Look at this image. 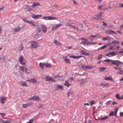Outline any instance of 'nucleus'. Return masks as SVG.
Wrapping results in <instances>:
<instances>
[{
    "label": "nucleus",
    "mask_w": 123,
    "mask_h": 123,
    "mask_svg": "<svg viewBox=\"0 0 123 123\" xmlns=\"http://www.w3.org/2000/svg\"><path fill=\"white\" fill-rule=\"evenodd\" d=\"M54 43L57 45H60L62 44L60 42H58L57 40H55L54 41Z\"/></svg>",
    "instance_id": "nucleus-20"
},
{
    "label": "nucleus",
    "mask_w": 123,
    "mask_h": 123,
    "mask_svg": "<svg viewBox=\"0 0 123 123\" xmlns=\"http://www.w3.org/2000/svg\"><path fill=\"white\" fill-rule=\"evenodd\" d=\"M13 74H14L15 75H16V76H18V74L16 72H14Z\"/></svg>",
    "instance_id": "nucleus-63"
},
{
    "label": "nucleus",
    "mask_w": 123,
    "mask_h": 123,
    "mask_svg": "<svg viewBox=\"0 0 123 123\" xmlns=\"http://www.w3.org/2000/svg\"><path fill=\"white\" fill-rule=\"evenodd\" d=\"M116 97L119 100H120V97L118 95L116 94Z\"/></svg>",
    "instance_id": "nucleus-50"
},
{
    "label": "nucleus",
    "mask_w": 123,
    "mask_h": 123,
    "mask_svg": "<svg viewBox=\"0 0 123 123\" xmlns=\"http://www.w3.org/2000/svg\"><path fill=\"white\" fill-rule=\"evenodd\" d=\"M111 43L118 44L119 43V42L117 41H113Z\"/></svg>",
    "instance_id": "nucleus-32"
},
{
    "label": "nucleus",
    "mask_w": 123,
    "mask_h": 123,
    "mask_svg": "<svg viewBox=\"0 0 123 123\" xmlns=\"http://www.w3.org/2000/svg\"><path fill=\"white\" fill-rule=\"evenodd\" d=\"M117 104V103L115 102V101H114L111 104V105H115L116 104Z\"/></svg>",
    "instance_id": "nucleus-59"
},
{
    "label": "nucleus",
    "mask_w": 123,
    "mask_h": 123,
    "mask_svg": "<svg viewBox=\"0 0 123 123\" xmlns=\"http://www.w3.org/2000/svg\"><path fill=\"white\" fill-rule=\"evenodd\" d=\"M112 25L110 24L109 25H108L107 26V27L108 28H110L112 27Z\"/></svg>",
    "instance_id": "nucleus-58"
},
{
    "label": "nucleus",
    "mask_w": 123,
    "mask_h": 123,
    "mask_svg": "<svg viewBox=\"0 0 123 123\" xmlns=\"http://www.w3.org/2000/svg\"><path fill=\"white\" fill-rule=\"evenodd\" d=\"M103 23H104L103 25L104 26H106L107 25V24L105 23L104 22H103Z\"/></svg>",
    "instance_id": "nucleus-57"
},
{
    "label": "nucleus",
    "mask_w": 123,
    "mask_h": 123,
    "mask_svg": "<svg viewBox=\"0 0 123 123\" xmlns=\"http://www.w3.org/2000/svg\"><path fill=\"white\" fill-rule=\"evenodd\" d=\"M105 79L106 80H112V79L111 76H109L105 78Z\"/></svg>",
    "instance_id": "nucleus-24"
},
{
    "label": "nucleus",
    "mask_w": 123,
    "mask_h": 123,
    "mask_svg": "<svg viewBox=\"0 0 123 123\" xmlns=\"http://www.w3.org/2000/svg\"><path fill=\"white\" fill-rule=\"evenodd\" d=\"M64 60L67 63H70V60L68 59V58H65L64 59Z\"/></svg>",
    "instance_id": "nucleus-38"
},
{
    "label": "nucleus",
    "mask_w": 123,
    "mask_h": 123,
    "mask_svg": "<svg viewBox=\"0 0 123 123\" xmlns=\"http://www.w3.org/2000/svg\"><path fill=\"white\" fill-rule=\"evenodd\" d=\"M81 40H85L86 41H88L87 40V39H85V38H83V37H82L81 38Z\"/></svg>",
    "instance_id": "nucleus-61"
},
{
    "label": "nucleus",
    "mask_w": 123,
    "mask_h": 123,
    "mask_svg": "<svg viewBox=\"0 0 123 123\" xmlns=\"http://www.w3.org/2000/svg\"><path fill=\"white\" fill-rule=\"evenodd\" d=\"M43 31L44 32L46 33L47 31V28L46 27L42 28Z\"/></svg>",
    "instance_id": "nucleus-34"
},
{
    "label": "nucleus",
    "mask_w": 123,
    "mask_h": 123,
    "mask_svg": "<svg viewBox=\"0 0 123 123\" xmlns=\"http://www.w3.org/2000/svg\"><path fill=\"white\" fill-rule=\"evenodd\" d=\"M116 55L115 52V51L110 52L105 55V56L108 57H110L114 56Z\"/></svg>",
    "instance_id": "nucleus-4"
},
{
    "label": "nucleus",
    "mask_w": 123,
    "mask_h": 123,
    "mask_svg": "<svg viewBox=\"0 0 123 123\" xmlns=\"http://www.w3.org/2000/svg\"><path fill=\"white\" fill-rule=\"evenodd\" d=\"M2 123H9L10 122V121L8 120H2Z\"/></svg>",
    "instance_id": "nucleus-41"
},
{
    "label": "nucleus",
    "mask_w": 123,
    "mask_h": 123,
    "mask_svg": "<svg viewBox=\"0 0 123 123\" xmlns=\"http://www.w3.org/2000/svg\"><path fill=\"white\" fill-rule=\"evenodd\" d=\"M107 45H104L103 46H102L101 47L99 48L98 49V50H103V49H104L105 48H106L107 47Z\"/></svg>",
    "instance_id": "nucleus-26"
},
{
    "label": "nucleus",
    "mask_w": 123,
    "mask_h": 123,
    "mask_svg": "<svg viewBox=\"0 0 123 123\" xmlns=\"http://www.w3.org/2000/svg\"><path fill=\"white\" fill-rule=\"evenodd\" d=\"M37 80L34 79H31V82L33 83H37Z\"/></svg>",
    "instance_id": "nucleus-33"
},
{
    "label": "nucleus",
    "mask_w": 123,
    "mask_h": 123,
    "mask_svg": "<svg viewBox=\"0 0 123 123\" xmlns=\"http://www.w3.org/2000/svg\"><path fill=\"white\" fill-rule=\"evenodd\" d=\"M33 121V119H31L29 120V121L27 122L26 123H32Z\"/></svg>",
    "instance_id": "nucleus-45"
},
{
    "label": "nucleus",
    "mask_w": 123,
    "mask_h": 123,
    "mask_svg": "<svg viewBox=\"0 0 123 123\" xmlns=\"http://www.w3.org/2000/svg\"><path fill=\"white\" fill-rule=\"evenodd\" d=\"M98 34H96L94 35H91L89 37V39L93 41L94 40L95 38L97 36H98Z\"/></svg>",
    "instance_id": "nucleus-10"
},
{
    "label": "nucleus",
    "mask_w": 123,
    "mask_h": 123,
    "mask_svg": "<svg viewBox=\"0 0 123 123\" xmlns=\"http://www.w3.org/2000/svg\"><path fill=\"white\" fill-rule=\"evenodd\" d=\"M40 4L37 2L34 3H33V4L31 6H36L38 5H39Z\"/></svg>",
    "instance_id": "nucleus-29"
},
{
    "label": "nucleus",
    "mask_w": 123,
    "mask_h": 123,
    "mask_svg": "<svg viewBox=\"0 0 123 123\" xmlns=\"http://www.w3.org/2000/svg\"><path fill=\"white\" fill-rule=\"evenodd\" d=\"M113 60L110 59L109 62V64L110 65H112V63L113 62Z\"/></svg>",
    "instance_id": "nucleus-39"
},
{
    "label": "nucleus",
    "mask_w": 123,
    "mask_h": 123,
    "mask_svg": "<svg viewBox=\"0 0 123 123\" xmlns=\"http://www.w3.org/2000/svg\"><path fill=\"white\" fill-rule=\"evenodd\" d=\"M90 103L91 105H92L94 104V101L93 100H91L90 101Z\"/></svg>",
    "instance_id": "nucleus-49"
},
{
    "label": "nucleus",
    "mask_w": 123,
    "mask_h": 123,
    "mask_svg": "<svg viewBox=\"0 0 123 123\" xmlns=\"http://www.w3.org/2000/svg\"><path fill=\"white\" fill-rule=\"evenodd\" d=\"M105 68H101L100 69V71H103L105 69Z\"/></svg>",
    "instance_id": "nucleus-47"
},
{
    "label": "nucleus",
    "mask_w": 123,
    "mask_h": 123,
    "mask_svg": "<svg viewBox=\"0 0 123 123\" xmlns=\"http://www.w3.org/2000/svg\"><path fill=\"white\" fill-rule=\"evenodd\" d=\"M64 85L68 87H69L71 86L70 84L69 83L68 81H65V82L64 84Z\"/></svg>",
    "instance_id": "nucleus-17"
},
{
    "label": "nucleus",
    "mask_w": 123,
    "mask_h": 123,
    "mask_svg": "<svg viewBox=\"0 0 123 123\" xmlns=\"http://www.w3.org/2000/svg\"><path fill=\"white\" fill-rule=\"evenodd\" d=\"M110 38V37L108 36H107L106 37L103 38L102 39V40L104 41H105L109 39Z\"/></svg>",
    "instance_id": "nucleus-23"
},
{
    "label": "nucleus",
    "mask_w": 123,
    "mask_h": 123,
    "mask_svg": "<svg viewBox=\"0 0 123 123\" xmlns=\"http://www.w3.org/2000/svg\"><path fill=\"white\" fill-rule=\"evenodd\" d=\"M69 57L71 58H72L74 59H79L80 58L82 57V56H69Z\"/></svg>",
    "instance_id": "nucleus-15"
},
{
    "label": "nucleus",
    "mask_w": 123,
    "mask_h": 123,
    "mask_svg": "<svg viewBox=\"0 0 123 123\" xmlns=\"http://www.w3.org/2000/svg\"><path fill=\"white\" fill-rule=\"evenodd\" d=\"M43 19L45 20H52L56 19V18L55 17H52L49 16H44L43 17Z\"/></svg>",
    "instance_id": "nucleus-7"
},
{
    "label": "nucleus",
    "mask_w": 123,
    "mask_h": 123,
    "mask_svg": "<svg viewBox=\"0 0 123 123\" xmlns=\"http://www.w3.org/2000/svg\"><path fill=\"white\" fill-rule=\"evenodd\" d=\"M88 42H86L85 41H81L80 43V44H82L84 46H88V44H87V43Z\"/></svg>",
    "instance_id": "nucleus-18"
},
{
    "label": "nucleus",
    "mask_w": 123,
    "mask_h": 123,
    "mask_svg": "<svg viewBox=\"0 0 123 123\" xmlns=\"http://www.w3.org/2000/svg\"><path fill=\"white\" fill-rule=\"evenodd\" d=\"M34 100L37 101H38L40 99V98L39 97L35 96H34Z\"/></svg>",
    "instance_id": "nucleus-16"
},
{
    "label": "nucleus",
    "mask_w": 123,
    "mask_h": 123,
    "mask_svg": "<svg viewBox=\"0 0 123 123\" xmlns=\"http://www.w3.org/2000/svg\"><path fill=\"white\" fill-rule=\"evenodd\" d=\"M28 23L31 24L34 27H35L36 26V25H35L34 22L32 21H29Z\"/></svg>",
    "instance_id": "nucleus-31"
},
{
    "label": "nucleus",
    "mask_w": 123,
    "mask_h": 123,
    "mask_svg": "<svg viewBox=\"0 0 123 123\" xmlns=\"http://www.w3.org/2000/svg\"><path fill=\"white\" fill-rule=\"evenodd\" d=\"M23 107L24 108H26L27 107L26 104H23Z\"/></svg>",
    "instance_id": "nucleus-56"
},
{
    "label": "nucleus",
    "mask_w": 123,
    "mask_h": 123,
    "mask_svg": "<svg viewBox=\"0 0 123 123\" xmlns=\"http://www.w3.org/2000/svg\"><path fill=\"white\" fill-rule=\"evenodd\" d=\"M45 67L47 68H50L51 67V64L48 63H46L45 64Z\"/></svg>",
    "instance_id": "nucleus-22"
},
{
    "label": "nucleus",
    "mask_w": 123,
    "mask_h": 123,
    "mask_svg": "<svg viewBox=\"0 0 123 123\" xmlns=\"http://www.w3.org/2000/svg\"><path fill=\"white\" fill-rule=\"evenodd\" d=\"M81 53L83 55H88L89 54L88 53H86L85 51L82 50L81 51Z\"/></svg>",
    "instance_id": "nucleus-27"
},
{
    "label": "nucleus",
    "mask_w": 123,
    "mask_h": 123,
    "mask_svg": "<svg viewBox=\"0 0 123 123\" xmlns=\"http://www.w3.org/2000/svg\"><path fill=\"white\" fill-rule=\"evenodd\" d=\"M102 57V55L101 54H99L98 55V60H100L101 59Z\"/></svg>",
    "instance_id": "nucleus-40"
},
{
    "label": "nucleus",
    "mask_w": 123,
    "mask_h": 123,
    "mask_svg": "<svg viewBox=\"0 0 123 123\" xmlns=\"http://www.w3.org/2000/svg\"><path fill=\"white\" fill-rule=\"evenodd\" d=\"M97 43L96 42H88L87 44H88V46L89 45H94L97 44Z\"/></svg>",
    "instance_id": "nucleus-21"
},
{
    "label": "nucleus",
    "mask_w": 123,
    "mask_h": 123,
    "mask_svg": "<svg viewBox=\"0 0 123 123\" xmlns=\"http://www.w3.org/2000/svg\"><path fill=\"white\" fill-rule=\"evenodd\" d=\"M41 26L42 28L43 27L45 26L44 25L42 24H41Z\"/></svg>",
    "instance_id": "nucleus-64"
},
{
    "label": "nucleus",
    "mask_w": 123,
    "mask_h": 123,
    "mask_svg": "<svg viewBox=\"0 0 123 123\" xmlns=\"http://www.w3.org/2000/svg\"><path fill=\"white\" fill-rule=\"evenodd\" d=\"M107 32L108 34H117V33L116 32L114 31L111 30H108Z\"/></svg>",
    "instance_id": "nucleus-12"
},
{
    "label": "nucleus",
    "mask_w": 123,
    "mask_h": 123,
    "mask_svg": "<svg viewBox=\"0 0 123 123\" xmlns=\"http://www.w3.org/2000/svg\"><path fill=\"white\" fill-rule=\"evenodd\" d=\"M66 47L68 49H72V48L70 46H67Z\"/></svg>",
    "instance_id": "nucleus-62"
},
{
    "label": "nucleus",
    "mask_w": 123,
    "mask_h": 123,
    "mask_svg": "<svg viewBox=\"0 0 123 123\" xmlns=\"http://www.w3.org/2000/svg\"><path fill=\"white\" fill-rule=\"evenodd\" d=\"M29 43L31 45L32 47L33 48H37L39 46V44L36 41L31 42Z\"/></svg>",
    "instance_id": "nucleus-2"
},
{
    "label": "nucleus",
    "mask_w": 123,
    "mask_h": 123,
    "mask_svg": "<svg viewBox=\"0 0 123 123\" xmlns=\"http://www.w3.org/2000/svg\"><path fill=\"white\" fill-rule=\"evenodd\" d=\"M108 117L107 116H106L105 117H103L101 118V120H106L107 119H108Z\"/></svg>",
    "instance_id": "nucleus-43"
},
{
    "label": "nucleus",
    "mask_w": 123,
    "mask_h": 123,
    "mask_svg": "<svg viewBox=\"0 0 123 123\" xmlns=\"http://www.w3.org/2000/svg\"><path fill=\"white\" fill-rule=\"evenodd\" d=\"M119 50H120V51L119 52V53L122 54L123 53V49H120Z\"/></svg>",
    "instance_id": "nucleus-53"
},
{
    "label": "nucleus",
    "mask_w": 123,
    "mask_h": 123,
    "mask_svg": "<svg viewBox=\"0 0 123 123\" xmlns=\"http://www.w3.org/2000/svg\"><path fill=\"white\" fill-rule=\"evenodd\" d=\"M117 74H120V75H122L123 74V70H120L118 71L117 72Z\"/></svg>",
    "instance_id": "nucleus-30"
},
{
    "label": "nucleus",
    "mask_w": 123,
    "mask_h": 123,
    "mask_svg": "<svg viewBox=\"0 0 123 123\" xmlns=\"http://www.w3.org/2000/svg\"><path fill=\"white\" fill-rule=\"evenodd\" d=\"M20 69L23 72H24L25 68L24 66H20Z\"/></svg>",
    "instance_id": "nucleus-37"
},
{
    "label": "nucleus",
    "mask_w": 123,
    "mask_h": 123,
    "mask_svg": "<svg viewBox=\"0 0 123 123\" xmlns=\"http://www.w3.org/2000/svg\"><path fill=\"white\" fill-rule=\"evenodd\" d=\"M27 107L30 106L31 105V103H29L26 104Z\"/></svg>",
    "instance_id": "nucleus-54"
},
{
    "label": "nucleus",
    "mask_w": 123,
    "mask_h": 123,
    "mask_svg": "<svg viewBox=\"0 0 123 123\" xmlns=\"http://www.w3.org/2000/svg\"><path fill=\"white\" fill-rule=\"evenodd\" d=\"M22 19L26 23H28L29 21L27 20V19L25 18H23Z\"/></svg>",
    "instance_id": "nucleus-51"
},
{
    "label": "nucleus",
    "mask_w": 123,
    "mask_h": 123,
    "mask_svg": "<svg viewBox=\"0 0 123 123\" xmlns=\"http://www.w3.org/2000/svg\"><path fill=\"white\" fill-rule=\"evenodd\" d=\"M19 48V49H18V50L20 51H21L23 49H24V47L22 44L20 46Z\"/></svg>",
    "instance_id": "nucleus-28"
},
{
    "label": "nucleus",
    "mask_w": 123,
    "mask_h": 123,
    "mask_svg": "<svg viewBox=\"0 0 123 123\" xmlns=\"http://www.w3.org/2000/svg\"><path fill=\"white\" fill-rule=\"evenodd\" d=\"M5 60V57L3 56H1V60L4 61Z\"/></svg>",
    "instance_id": "nucleus-48"
},
{
    "label": "nucleus",
    "mask_w": 123,
    "mask_h": 123,
    "mask_svg": "<svg viewBox=\"0 0 123 123\" xmlns=\"http://www.w3.org/2000/svg\"><path fill=\"white\" fill-rule=\"evenodd\" d=\"M94 67H93L92 66H88L87 65V69H89Z\"/></svg>",
    "instance_id": "nucleus-36"
},
{
    "label": "nucleus",
    "mask_w": 123,
    "mask_h": 123,
    "mask_svg": "<svg viewBox=\"0 0 123 123\" xmlns=\"http://www.w3.org/2000/svg\"><path fill=\"white\" fill-rule=\"evenodd\" d=\"M56 88L58 90H63V87L60 85H58L56 87Z\"/></svg>",
    "instance_id": "nucleus-19"
},
{
    "label": "nucleus",
    "mask_w": 123,
    "mask_h": 123,
    "mask_svg": "<svg viewBox=\"0 0 123 123\" xmlns=\"http://www.w3.org/2000/svg\"><path fill=\"white\" fill-rule=\"evenodd\" d=\"M62 25V24L61 23L52 25L51 28V29L53 31H54L55 29H56L59 28V27Z\"/></svg>",
    "instance_id": "nucleus-3"
},
{
    "label": "nucleus",
    "mask_w": 123,
    "mask_h": 123,
    "mask_svg": "<svg viewBox=\"0 0 123 123\" xmlns=\"http://www.w3.org/2000/svg\"><path fill=\"white\" fill-rule=\"evenodd\" d=\"M18 61L22 65H25V64L26 61L22 55H21L19 58Z\"/></svg>",
    "instance_id": "nucleus-1"
},
{
    "label": "nucleus",
    "mask_w": 123,
    "mask_h": 123,
    "mask_svg": "<svg viewBox=\"0 0 123 123\" xmlns=\"http://www.w3.org/2000/svg\"><path fill=\"white\" fill-rule=\"evenodd\" d=\"M102 13L100 12L99 14L95 15V16H96L97 18H96V19H99L102 18Z\"/></svg>",
    "instance_id": "nucleus-11"
},
{
    "label": "nucleus",
    "mask_w": 123,
    "mask_h": 123,
    "mask_svg": "<svg viewBox=\"0 0 123 123\" xmlns=\"http://www.w3.org/2000/svg\"><path fill=\"white\" fill-rule=\"evenodd\" d=\"M120 29L122 30V28H123V25H122L120 26L119 27Z\"/></svg>",
    "instance_id": "nucleus-60"
},
{
    "label": "nucleus",
    "mask_w": 123,
    "mask_h": 123,
    "mask_svg": "<svg viewBox=\"0 0 123 123\" xmlns=\"http://www.w3.org/2000/svg\"><path fill=\"white\" fill-rule=\"evenodd\" d=\"M19 85L23 86H28L27 83L24 81H21L19 82Z\"/></svg>",
    "instance_id": "nucleus-8"
},
{
    "label": "nucleus",
    "mask_w": 123,
    "mask_h": 123,
    "mask_svg": "<svg viewBox=\"0 0 123 123\" xmlns=\"http://www.w3.org/2000/svg\"><path fill=\"white\" fill-rule=\"evenodd\" d=\"M114 112L113 111H112L109 114L110 116H113L114 115Z\"/></svg>",
    "instance_id": "nucleus-42"
},
{
    "label": "nucleus",
    "mask_w": 123,
    "mask_h": 123,
    "mask_svg": "<svg viewBox=\"0 0 123 123\" xmlns=\"http://www.w3.org/2000/svg\"><path fill=\"white\" fill-rule=\"evenodd\" d=\"M111 100H110L107 101L106 103V105H109L111 103Z\"/></svg>",
    "instance_id": "nucleus-46"
},
{
    "label": "nucleus",
    "mask_w": 123,
    "mask_h": 123,
    "mask_svg": "<svg viewBox=\"0 0 123 123\" xmlns=\"http://www.w3.org/2000/svg\"><path fill=\"white\" fill-rule=\"evenodd\" d=\"M1 102L3 104L5 103L6 101V98L4 97H0Z\"/></svg>",
    "instance_id": "nucleus-9"
},
{
    "label": "nucleus",
    "mask_w": 123,
    "mask_h": 123,
    "mask_svg": "<svg viewBox=\"0 0 123 123\" xmlns=\"http://www.w3.org/2000/svg\"><path fill=\"white\" fill-rule=\"evenodd\" d=\"M117 62L119 64L121 63L122 65H123V62H122L120 61H117Z\"/></svg>",
    "instance_id": "nucleus-55"
},
{
    "label": "nucleus",
    "mask_w": 123,
    "mask_h": 123,
    "mask_svg": "<svg viewBox=\"0 0 123 123\" xmlns=\"http://www.w3.org/2000/svg\"><path fill=\"white\" fill-rule=\"evenodd\" d=\"M25 72L26 73L28 74H30L31 73V69L27 68H25Z\"/></svg>",
    "instance_id": "nucleus-14"
},
{
    "label": "nucleus",
    "mask_w": 123,
    "mask_h": 123,
    "mask_svg": "<svg viewBox=\"0 0 123 123\" xmlns=\"http://www.w3.org/2000/svg\"><path fill=\"white\" fill-rule=\"evenodd\" d=\"M42 16V15H35V14H33L31 16V17L35 19H38L40 18Z\"/></svg>",
    "instance_id": "nucleus-6"
},
{
    "label": "nucleus",
    "mask_w": 123,
    "mask_h": 123,
    "mask_svg": "<svg viewBox=\"0 0 123 123\" xmlns=\"http://www.w3.org/2000/svg\"><path fill=\"white\" fill-rule=\"evenodd\" d=\"M113 62L112 63V65H115L117 64V60H113Z\"/></svg>",
    "instance_id": "nucleus-35"
},
{
    "label": "nucleus",
    "mask_w": 123,
    "mask_h": 123,
    "mask_svg": "<svg viewBox=\"0 0 123 123\" xmlns=\"http://www.w3.org/2000/svg\"><path fill=\"white\" fill-rule=\"evenodd\" d=\"M13 30L15 32H18L21 29V27L19 26H18L16 28H14Z\"/></svg>",
    "instance_id": "nucleus-13"
},
{
    "label": "nucleus",
    "mask_w": 123,
    "mask_h": 123,
    "mask_svg": "<svg viewBox=\"0 0 123 123\" xmlns=\"http://www.w3.org/2000/svg\"><path fill=\"white\" fill-rule=\"evenodd\" d=\"M87 65H84L82 66V68L84 69H87Z\"/></svg>",
    "instance_id": "nucleus-44"
},
{
    "label": "nucleus",
    "mask_w": 123,
    "mask_h": 123,
    "mask_svg": "<svg viewBox=\"0 0 123 123\" xmlns=\"http://www.w3.org/2000/svg\"><path fill=\"white\" fill-rule=\"evenodd\" d=\"M0 114L1 115L2 117H4L6 115V113H0Z\"/></svg>",
    "instance_id": "nucleus-52"
},
{
    "label": "nucleus",
    "mask_w": 123,
    "mask_h": 123,
    "mask_svg": "<svg viewBox=\"0 0 123 123\" xmlns=\"http://www.w3.org/2000/svg\"><path fill=\"white\" fill-rule=\"evenodd\" d=\"M44 65H45V64L44 63L40 62L39 64V66H40L41 68L42 69L43 68Z\"/></svg>",
    "instance_id": "nucleus-25"
},
{
    "label": "nucleus",
    "mask_w": 123,
    "mask_h": 123,
    "mask_svg": "<svg viewBox=\"0 0 123 123\" xmlns=\"http://www.w3.org/2000/svg\"><path fill=\"white\" fill-rule=\"evenodd\" d=\"M52 76H49L45 77V78L46 79V81H51L53 82H55V80L53 79L52 78Z\"/></svg>",
    "instance_id": "nucleus-5"
}]
</instances>
